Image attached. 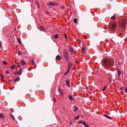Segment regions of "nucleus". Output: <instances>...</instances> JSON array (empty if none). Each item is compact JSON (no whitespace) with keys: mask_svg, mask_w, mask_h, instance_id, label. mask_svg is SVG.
Segmentation results:
<instances>
[{"mask_svg":"<svg viewBox=\"0 0 127 127\" xmlns=\"http://www.w3.org/2000/svg\"><path fill=\"white\" fill-rule=\"evenodd\" d=\"M125 89L124 88V87H122V88H120V90H122V89Z\"/></svg>","mask_w":127,"mask_h":127,"instance_id":"36","label":"nucleus"},{"mask_svg":"<svg viewBox=\"0 0 127 127\" xmlns=\"http://www.w3.org/2000/svg\"><path fill=\"white\" fill-rule=\"evenodd\" d=\"M71 65H70V64H68V68L70 69V66H71Z\"/></svg>","mask_w":127,"mask_h":127,"instance_id":"35","label":"nucleus"},{"mask_svg":"<svg viewBox=\"0 0 127 127\" xmlns=\"http://www.w3.org/2000/svg\"><path fill=\"white\" fill-rule=\"evenodd\" d=\"M59 35L58 34H56L54 36V37L55 39H57L58 38Z\"/></svg>","mask_w":127,"mask_h":127,"instance_id":"19","label":"nucleus"},{"mask_svg":"<svg viewBox=\"0 0 127 127\" xmlns=\"http://www.w3.org/2000/svg\"><path fill=\"white\" fill-rule=\"evenodd\" d=\"M117 26V24L116 23H114L110 26L109 27V31H114L115 30Z\"/></svg>","mask_w":127,"mask_h":127,"instance_id":"2","label":"nucleus"},{"mask_svg":"<svg viewBox=\"0 0 127 127\" xmlns=\"http://www.w3.org/2000/svg\"><path fill=\"white\" fill-rule=\"evenodd\" d=\"M125 92L126 93H127V84L126 86L125 87Z\"/></svg>","mask_w":127,"mask_h":127,"instance_id":"27","label":"nucleus"},{"mask_svg":"<svg viewBox=\"0 0 127 127\" xmlns=\"http://www.w3.org/2000/svg\"><path fill=\"white\" fill-rule=\"evenodd\" d=\"M70 52H73V49L72 48H70Z\"/></svg>","mask_w":127,"mask_h":127,"instance_id":"24","label":"nucleus"},{"mask_svg":"<svg viewBox=\"0 0 127 127\" xmlns=\"http://www.w3.org/2000/svg\"><path fill=\"white\" fill-rule=\"evenodd\" d=\"M58 91L60 93L61 96H63L64 95V93L62 89L59 88V89Z\"/></svg>","mask_w":127,"mask_h":127,"instance_id":"7","label":"nucleus"},{"mask_svg":"<svg viewBox=\"0 0 127 127\" xmlns=\"http://www.w3.org/2000/svg\"><path fill=\"white\" fill-rule=\"evenodd\" d=\"M79 118V117L78 116H77L76 117H75V119L76 120H78Z\"/></svg>","mask_w":127,"mask_h":127,"instance_id":"22","label":"nucleus"},{"mask_svg":"<svg viewBox=\"0 0 127 127\" xmlns=\"http://www.w3.org/2000/svg\"><path fill=\"white\" fill-rule=\"evenodd\" d=\"M41 29L43 30L44 29V28H41Z\"/></svg>","mask_w":127,"mask_h":127,"instance_id":"41","label":"nucleus"},{"mask_svg":"<svg viewBox=\"0 0 127 127\" xmlns=\"http://www.w3.org/2000/svg\"><path fill=\"white\" fill-rule=\"evenodd\" d=\"M117 70L118 73V77H119L121 74V71L118 68L117 69Z\"/></svg>","mask_w":127,"mask_h":127,"instance_id":"10","label":"nucleus"},{"mask_svg":"<svg viewBox=\"0 0 127 127\" xmlns=\"http://www.w3.org/2000/svg\"><path fill=\"white\" fill-rule=\"evenodd\" d=\"M20 79V77H17V78L15 79V80L17 81H18Z\"/></svg>","mask_w":127,"mask_h":127,"instance_id":"25","label":"nucleus"},{"mask_svg":"<svg viewBox=\"0 0 127 127\" xmlns=\"http://www.w3.org/2000/svg\"><path fill=\"white\" fill-rule=\"evenodd\" d=\"M77 19L76 18H74L73 20V21L74 23H76L77 22Z\"/></svg>","mask_w":127,"mask_h":127,"instance_id":"21","label":"nucleus"},{"mask_svg":"<svg viewBox=\"0 0 127 127\" xmlns=\"http://www.w3.org/2000/svg\"><path fill=\"white\" fill-rule=\"evenodd\" d=\"M84 38H85L86 39H87V38H86L85 37V36H84Z\"/></svg>","mask_w":127,"mask_h":127,"instance_id":"42","label":"nucleus"},{"mask_svg":"<svg viewBox=\"0 0 127 127\" xmlns=\"http://www.w3.org/2000/svg\"><path fill=\"white\" fill-rule=\"evenodd\" d=\"M63 53H64V56L65 57L66 60V61H68V60L69 59V57L68 56V54L67 52L64 51Z\"/></svg>","mask_w":127,"mask_h":127,"instance_id":"5","label":"nucleus"},{"mask_svg":"<svg viewBox=\"0 0 127 127\" xmlns=\"http://www.w3.org/2000/svg\"><path fill=\"white\" fill-rule=\"evenodd\" d=\"M69 99L71 101H72L73 100V98L71 95H69Z\"/></svg>","mask_w":127,"mask_h":127,"instance_id":"13","label":"nucleus"},{"mask_svg":"<svg viewBox=\"0 0 127 127\" xmlns=\"http://www.w3.org/2000/svg\"><path fill=\"white\" fill-rule=\"evenodd\" d=\"M35 3L36 4V5H37L38 7V1H36L35 2Z\"/></svg>","mask_w":127,"mask_h":127,"instance_id":"32","label":"nucleus"},{"mask_svg":"<svg viewBox=\"0 0 127 127\" xmlns=\"http://www.w3.org/2000/svg\"><path fill=\"white\" fill-rule=\"evenodd\" d=\"M22 69L21 68H20L19 71L18 72H16L15 73V74L16 75L18 74L19 75H20L22 73Z\"/></svg>","mask_w":127,"mask_h":127,"instance_id":"8","label":"nucleus"},{"mask_svg":"<svg viewBox=\"0 0 127 127\" xmlns=\"http://www.w3.org/2000/svg\"><path fill=\"white\" fill-rule=\"evenodd\" d=\"M126 22L124 21L121 24V26L122 28H124L125 27Z\"/></svg>","mask_w":127,"mask_h":127,"instance_id":"14","label":"nucleus"},{"mask_svg":"<svg viewBox=\"0 0 127 127\" xmlns=\"http://www.w3.org/2000/svg\"><path fill=\"white\" fill-rule=\"evenodd\" d=\"M1 76L2 77H3V76L1 75Z\"/></svg>","mask_w":127,"mask_h":127,"instance_id":"43","label":"nucleus"},{"mask_svg":"<svg viewBox=\"0 0 127 127\" xmlns=\"http://www.w3.org/2000/svg\"><path fill=\"white\" fill-rule=\"evenodd\" d=\"M18 41L19 43L20 44H22V43L21 42V40L19 38H18Z\"/></svg>","mask_w":127,"mask_h":127,"instance_id":"23","label":"nucleus"},{"mask_svg":"<svg viewBox=\"0 0 127 127\" xmlns=\"http://www.w3.org/2000/svg\"><path fill=\"white\" fill-rule=\"evenodd\" d=\"M65 38L66 39H67V36H66V35L65 34Z\"/></svg>","mask_w":127,"mask_h":127,"instance_id":"38","label":"nucleus"},{"mask_svg":"<svg viewBox=\"0 0 127 127\" xmlns=\"http://www.w3.org/2000/svg\"><path fill=\"white\" fill-rule=\"evenodd\" d=\"M21 64L22 65H24L25 64V62L23 60H21Z\"/></svg>","mask_w":127,"mask_h":127,"instance_id":"12","label":"nucleus"},{"mask_svg":"<svg viewBox=\"0 0 127 127\" xmlns=\"http://www.w3.org/2000/svg\"><path fill=\"white\" fill-rule=\"evenodd\" d=\"M118 64H120L121 63H120V62H118Z\"/></svg>","mask_w":127,"mask_h":127,"instance_id":"40","label":"nucleus"},{"mask_svg":"<svg viewBox=\"0 0 127 127\" xmlns=\"http://www.w3.org/2000/svg\"><path fill=\"white\" fill-rule=\"evenodd\" d=\"M3 63L5 65H6L7 63L5 61H3Z\"/></svg>","mask_w":127,"mask_h":127,"instance_id":"30","label":"nucleus"},{"mask_svg":"<svg viewBox=\"0 0 127 127\" xmlns=\"http://www.w3.org/2000/svg\"><path fill=\"white\" fill-rule=\"evenodd\" d=\"M48 5L51 6H57L59 5V3L56 2H49Z\"/></svg>","mask_w":127,"mask_h":127,"instance_id":"4","label":"nucleus"},{"mask_svg":"<svg viewBox=\"0 0 127 127\" xmlns=\"http://www.w3.org/2000/svg\"><path fill=\"white\" fill-rule=\"evenodd\" d=\"M10 116L11 118H12L14 120H15V118L14 116L12 115V114H10Z\"/></svg>","mask_w":127,"mask_h":127,"instance_id":"20","label":"nucleus"},{"mask_svg":"<svg viewBox=\"0 0 127 127\" xmlns=\"http://www.w3.org/2000/svg\"><path fill=\"white\" fill-rule=\"evenodd\" d=\"M67 73V72H66L64 74V75H66L67 73Z\"/></svg>","mask_w":127,"mask_h":127,"instance_id":"37","label":"nucleus"},{"mask_svg":"<svg viewBox=\"0 0 127 127\" xmlns=\"http://www.w3.org/2000/svg\"><path fill=\"white\" fill-rule=\"evenodd\" d=\"M78 109V108L76 107H74V109H73V111L74 112H76L77 110Z\"/></svg>","mask_w":127,"mask_h":127,"instance_id":"16","label":"nucleus"},{"mask_svg":"<svg viewBox=\"0 0 127 127\" xmlns=\"http://www.w3.org/2000/svg\"><path fill=\"white\" fill-rule=\"evenodd\" d=\"M56 59L57 60H60L61 59L60 56L59 55H57L56 56Z\"/></svg>","mask_w":127,"mask_h":127,"instance_id":"15","label":"nucleus"},{"mask_svg":"<svg viewBox=\"0 0 127 127\" xmlns=\"http://www.w3.org/2000/svg\"><path fill=\"white\" fill-rule=\"evenodd\" d=\"M6 117L2 113H0V119L2 121L5 122L6 120L5 119Z\"/></svg>","mask_w":127,"mask_h":127,"instance_id":"3","label":"nucleus"},{"mask_svg":"<svg viewBox=\"0 0 127 127\" xmlns=\"http://www.w3.org/2000/svg\"><path fill=\"white\" fill-rule=\"evenodd\" d=\"M103 116H104L107 119H112V118L110 116L106 115H103Z\"/></svg>","mask_w":127,"mask_h":127,"instance_id":"9","label":"nucleus"},{"mask_svg":"<svg viewBox=\"0 0 127 127\" xmlns=\"http://www.w3.org/2000/svg\"><path fill=\"white\" fill-rule=\"evenodd\" d=\"M15 64H13L11 66V69H13L15 68Z\"/></svg>","mask_w":127,"mask_h":127,"instance_id":"17","label":"nucleus"},{"mask_svg":"<svg viewBox=\"0 0 127 127\" xmlns=\"http://www.w3.org/2000/svg\"><path fill=\"white\" fill-rule=\"evenodd\" d=\"M9 73V71L8 70L7 71L5 72V74H6L8 75Z\"/></svg>","mask_w":127,"mask_h":127,"instance_id":"26","label":"nucleus"},{"mask_svg":"<svg viewBox=\"0 0 127 127\" xmlns=\"http://www.w3.org/2000/svg\"><path fill=\"white\" fill-rule=\"evenodd\" d=\"M78 123H81L86 127H88V126L87 125V123L85 122L84 121H80L78 122Z\"/></svg>","mask_w":127,"mask_h":127,"instance_id":"6","label":"nucleus"},{"mask_svg":"<svg viewBox=\"0 0 127 127\" xmlns=\"http://www.w3.org/2000/svg\"><path fill=\"white\" fill-rule=\"evenodd\" d=\"M106 86H105L102 89L103 91H105L106 90Z\"/></svg>","mask_w":127,"mask_h":127,"instance_id":"29","label":"nucleus"},{"mask_svg":"<svg viewBox=\"0 0 127 127\" xmlns=\"http://www.w3.org/2000/svg\"><path fill=\"white\" fill-rule=\"evenodd\" d=\"M70 71V69L69 68H68V69L67 70L66 72H67V73H68Z\"/></svg>","mask_w":127,"mask_h":127,"instance_id":"31","label":"nucleus"},{"mask_svg":"<svg viewBox=\"0 0 127 127\" xmlns=\"http://www.w3.org/2000/svg\"><path fill=\"white\" fill-rule=\"evenodd\" d=\"M65 82L66 83V84L67 85V86L68 87H69V80L68 79H67L65 80Z\"/></svg>","mask_w":127,"mask_h":127,"instance_id":"11","label":"nucleus"},{"mask_svg":"<svg viewBox=\"0 0 127 127\" xmlns=\"http://www.w3.org/2000/svg\"><path fill=\"white\" fill-rule=\"evenodd\" d=\"M17 64L18 65V66L19 67V64H19L17 63Z\"/></svg>","mask_w":127,"mask_h":127,"instance_id":"39","label":"nucleus"},{"mask_svg":"<svg viewBox=\"0 0 127 127\" xmlns=\"http://www.w3.org/2000/svg\"><path fill=\"white\" fill-rule=\"evenodd\" d=\"M115 18H116L115 16H112L111 18V20H114L115 19Z\"/></svg>","mask_w":127,"mask_h":127,"instance_id":"18","label":"nucleus"},{"mask_svg":"<svg viewBox=\"0 0 127 127\" xmlns=\"http://www.w3.org/2000/svg\"><path fill=\"white\" fill-rule=\"evenodd\" d=\"M82 52L84 53L85 50V48L84 47H83L82 48Z\"/></svg>","mask_w":127,"mask_h":127,"instance_id":"28","label":"nucleus"},{"mask_svg":"<svg viewBox=\"0 0 127 127\" xmlns=\"http://www.w3.org/2000/svg\"><path fill=\"white\" fill-rule=\"evenodd\" d=\"M103 63L104 65L108 67L112 66L114 64V61L111 58H105L103 60Z\"/></svg>","mask_w":127,"mask_h":127,"instance_id":"1","label":"nucleus"},{"mask_svg":"<svg viewBox=\"0 0 127 127\" xmlns=\"http://www.w3.org/2000/svg\"><path fill=\"white\" fill-rule=\"evenodd\" d=\"M18 53L19 55H20L21 54V53L20 52L18 51Z\"/></svg>","mask_w":127,"mask_h":127,"instance_id":"33","label":"nucleus"},{"mask_svg":"<svg viewBox=\"0 0 127 127\" xmlns=\"http://www.w3.org/2000/svg\"><path fill=\"white\" fill-rule=\"evenodd\" d=\"M32 63L33 64H34V60L33 59H32Z\"/></svg>","mask_w":127,"mask_h":127,"instance_id":"34","label":"nucleus"}]
</instances>
